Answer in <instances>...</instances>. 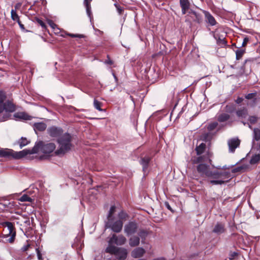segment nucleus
I'll return each mask as SVG.
<instances>
[{"label":"nucleus","mask_w":260,"mask_h":260,"mask_svg":"<svg viewBox=\"0 0 260 260\" xmlns=\"http://www.w3.org/2000/svg\"><path fill=\"white\" fill-rule=\"evenodd\" d=\"M251 238L256 241H259L260 240V236H251Z\"/></svg>","instance_id":"60"},{"label":"nucleus","mask_w":260,"mask_h":260,"mask_svg":"<svg viewBox=\"0 0 260 260\" xmlns=\"http://www.w3.org/2000/svg\"><path fill=\"white\" fill-rule=\"evenodd\" d=\"M128 214L123 210H121L118 214V219L122 221L125 220L128 217Z\"/></svg>","instance_id":"32"},{"label":"nucleus","mask_w":260,"mask_h":260,"mask_svg":"<svg viewBox=\"0 0 260 260\" xmlns=\"http://www.w3.org/2000/svg\"><path fill=\"white\" fill-rule=\"evenodd\" d=\"M146 253V250L143 247H137L131 252V256L135 258L142 257Z\"/></svg>","instance_id":"12"},{"label":"nucleus","mask_w":260,"mask_h":260,"mask_svg":"<svg viewBox=\"0 0 260 260\" xmlns=\"http://www.w3.org/2000/svg\"><path fill=\"white\" fill-rule=\"evenodd\" d=\"M106 253L114 255L118 260H124L127 256V250L125 248L119 247L116 246H107L105 249Z\"/></svg>","instance_id":"3"},{"label":"nucleus","mask_w":260,"mask_h":260,"mask_svg":"<svg viewBox=\"0 0 260 260\" xmlns=\"http://www.w3.org/2000/svg\"><path fill=\"white\" fill-rule=\"evenodd\" d=\"M14 150L7 148L0 149V157L5 158H13Z\"/></svg>","instance_id":"16"},{"label":"nucleus","mask_w":260,"mask_h":260,"mask_svg":"<svg viewBox=\"0 0 260 260\" xmlns=\"http://www.w3.org/2000/svg\"><path fill=\"white\" fill-rule=\"evenodd\" d=\"M244 169V167L243 166H238L237 167H236L232 170V172L233 173H235L237 172H241L242 170H243Z\"/></svg>","instance_id":"44"},{"label":"nucleus","mask_w":260,"mask_h":260,"mask_svg":"<svg viewBox=\"0 0 260 260\" xmlns=\"http://www.w3.org/2000/svg\"><path fill=\"white\" fill-rule=\"evenodd\" d=\"M2 225L5 228H7L9 233L6 235H2L0 237L5 238L6 241L9 243H13L16 237V231L14 224L9 221H5L2 222Z\"/></svg>","instance_id":"4"},{"label":"nucleus","mask_w":260,"mask_h":260,"mask_svg":"<svg viewBox=\"0 0 260 260\" xmlns=\"http://www.w3.org/2000/svg\"><path fill=\"white\" fill-rule=\"evenodd\" d=\"M258 120V117L255 115L249 116L248 118V121L250 124H255Z\"/></svg>","instance_id":"36"},{"label":"nucleus","mask_w":260,"mask_h":260,"mask_svg":"<svg viewBox=\"0 0 260 260\" xmlns=\"http://www.w3.org/2000/svg\"><path fill=\"white\" fill-rule=\"evenodd\" d=\"M180 3L182 8V14H185L186 10L189 8V2L188 0H180Z\"/></svg>","instance_id":"23"},{"label":"nucleus","mask_w":260,"mask_h":260,"mask_svg":"<svg viewBox=\"0 0 260 260\" xmlns=\"http://www.w3.org/2000/svg\"><path fill=\"white\" fill-rule=\"evenodd\" d=\"M206 148V144L204 143H201L199 146H197L196 151L197 155H201L202 154Z\"/></svg>","instance_id":"31"},{"label":"nucleus","mask_w":260,"mask_h":260,"mask_svg":"<svg viewBox=\"0 0 260 260\" xmlns=\"http://www.w3.org/2000/svg\"><path fill=\"white\" fill-rule=\"evenodd\" d=\"M244 52H245V51L243 49L237 50L236 51V59L237 60L241 59V57H242V56L243 55Z\"/></svg>","instance_id":"38"},{"label":"nucleus","mask_w":260,"mask_h":260,"mask_svg":"<svg viewBox=\"0 0 260 260\" xmlns=\"http://www.w3.org/2000/svg\"><path fill=\"white\" fill-rule=\"evenodd\" d=\"M232 178L230 172H224L222 173L220 178H222L221 180H228L229 179H231Z\"/></svg>","instance_id":"34"},{"label":"nucleus","mask_w":260,"mask_h":260,"mask_svg":"<svg viewBox=\"0 0 260 260\" xmlns=\"http://www.w3.org/2000/svg\"><path fill=\"white\" fill-rule=\"evenodd\" d=\"M49 25L53 28L55 34L59 32V28H57V25L52 21L49 22Z\"/></svg>","instance_id":"41"},{"label":"nucleus","mask_w":260,"mask_h":260,"mask_svg":"<svg viewBox=\"0 0 260 260\" xmlns=\"http://www.w3.org/2000/svg\"><path fill=\"white\" fill-rule=\"evenodd\" d=\"M222 173L217 171H211L210 170L209 172H207V177H212L216 179H219L221 177Z\"/></svg>","instance_id":"22"},{"label":"nucleus","mask_w":260,"mask_h":260,"mask_svg":"<svg viewBox=\"0 0 260 260\" xmlns=\"http://www.w3.org/2000/svg\"><path fill=\"white\" fill-rule=\"evenodd\" d=\"M225 111L229 113H233L235 111L234 107L232 105H226L225 107Z\"/></svg>","instance_id":"45"},{"label":"nucleus","mask_w":260,"mask_h":260,"mask_svg":"<svg viewBox=\"0 0 260 260\" xmlns=\"http://www.w3.org/2000/svg\"><path fill=\"white\" fill-rule=\"evenodd\" d=\"M105 63L108 64H112L113 63V61L110 59H108L105 61Z\"/></svg>","instance_id":"62"},{"label":"nucleus","mask_w":260,"mask_h":260,"mask_svg":"<svg viewBox=\"0 0 260 260\" xmlns=\"http://www.w3.org/2000/svg\"><path fill=\"white\" fill-rule=\"evenodd\" d=\"M4 106L5 107V111L6 112H13L16 110L15 105L10 101L8 100L5 103H4Z\"/></svg>","instance_id":"19"},{"label":"nucleus","mask_w":260,"mask_h":260,"mask_svg":"<svg viewBox=\"0 0 260 260\" xmlns=\"http://www.w3.org/2000/svg\"><path fill=\"white\" fill-rule=\"evenodd\" d=\"M4 110H5L4 103H0V113H2Z\"/></svg>","instance_id":"57"},{"label":"nucleus","mask_w":260,"mask_h":260,"mask_svg":"<svg viewBox=\"0 0 260 260\" xmlns=\"http://www.w3.org/2000/svg\"><path fill=\"white\" fill-rule=\"evenodd\" d=\"M20 141L19 142V147L21 149L28 144L26 138L21 137Z\"/></svg>","instance_id":"35"},{"label":"nucleus","mask_w":260,"mask_h":260,"mask_svg":"<svg viewBox=\"0 0 260 260\" xmlns=\"http://www.w3.org/2000/svg\"><path fill=\"white\" fill-rule=\"evenodd\" d=\"M229 181H230V179H229L228 180H221V179L219 180L218 179H214L210 180L209 183L213 185H222L226 182H228Z\"/></svg>","instance_id":"29"},{"label":"nucleus","mask_w":260,"mask_h":260,"mask_svg":"<svg viewBox=\"0 0 260 260\" xmlns=\"http://www.w3.org/2000/svg\"><path fill=\"white\" fill-rule=\"evenodd\" d=\"M23 223L27 225H30V220L29 218H25Z\"/></svg>","instance_id":"54"},{"label":"nucleus","mask_w":260,"mask_h":260,"mask_svg":"<svg viewBox=\"0 0 260 260\" xmlns=\"http://www.w3.org/2000/svg\"><path fill=\"white\" fill-rule=\"evenodd\" d=\"M138 235L140 239H141L142 243L144 244L147 236L148 235V232L144 229H141L139 230Z\"/></svg>","instance_id":"21"},{"label":"nucleus","mask_w":260,"mask_h":260,"mask_svg":"<svg viewBox=\"0 0 260 260\" xmlns=\"http://www.w3.org/2000/svg\"><path fill=\"white\" fill-rule=\"evenodd\" d=\"M14 117L19 120H28L31 119V116L25 112H17L14 114Z\"/></svg>","instance_id":"18"},{"label":"nucleus","mask_w":260,"mask_h":260,"mask_svg":"<svg viewBox=\"0 0 260 260\" xmlns=\"http://www.w3.org/2000/svg\"><path fill=\"white\" fill-rule=\"evenodd\" d=\"M90 1L89 0H84V4L85 5L86 7H90Z\"/></svg>","instance_id":"56"},{"label":"nucleus","mask_w":260,"mask_h":260,"mask_svg":"<svg viewBox=\"0 0 260 260\" xmlns=\"http://www.w3.org/2000/svg\"><path fill=\"white\" fill-rule=\"evenodd\" d=\"M204 140L205 141H208L211 139L210 134L206 133L203 136Z\"/></svg>","instance_id":"52"},{"label":"nucleus","mask_w":260,"mask_h":260,"mask_svg":"<svg viewBox=\"0 0 260 260\" xmlns=\"http://www.w3.org/2000/svg\"><path fill=\"white\" fill-rule=\"evenodd\" d=\"M35 154V153H32V148L31 149H25L19 152L14 151L13 158L15 159H20L28 154Z\"/></svg>","instance_id":"10"},{"label":"nucleus","mask_w":260,"mask_h":260,"mask_svg":"<svg viewBox=\"0 0 260 260\" xmlns=\"http://www.w3.org/2000/svg\"><path fill=\"white\" fill-rule=\"evenodd\" d=\"M248 41V38H244L243 40V43H242V46H245L247 44Z\"/></svg>","instance_id":"58"},{"label":"nucleus","mask_w":260,"mask_h":260,"mask_svg":"<svg viewBox=\"0 0 260 260\" xmlns=\"http://www.w3.org/2000/svg\"><path fill=\"white\" fill-rule=\"evenodd\" d=\"M243 99L242 98L239 97L236 100V102L237 104H239L243 102Z\"/></svg>","instance_id":"55"},{"label":"nucleus","mask_w":260,"mask_h":260,"mask_svg":"<svg viewBox=\"0 0 260 260\" xmlns=\"http://www.w3.org/2000/svg\"><path fill=\"white\" fill-rule=\"evenodd\" d=\"M253 136L252 139V143L254 144V141H258L260 140V128H254L253 129Z\"/></svg>","instance_id":"24"},{"label":"nucleus","mask_w":260,"mask_h":260,"mask_svg":"<svg viewBox=\"0 0 260 260\" xmlns=\"http://www.w3.org/2000/svg\"><path fill=\"white\" fill-rule=\"evenodd\" d=\"M256 95V92H252L247 94L245 96V98L248 100H252L255 99Z\"/></svg>","instance_id":"43"},{"label":"nucleus","mask_w":260,"mask_h":260,"mask_svg":"<svg viewBox=\"0 0 260 260\" xmlns=\"http://www.w3.org/2000/svg\"><path fill=\"white\" fill-rule=\"evenodd\" d=\"M260 160V154H254L252 155L249 163L251 165H254L259 162Z\"/></svg>","instance_id":"30"},{"label":"nucleus","mask_w":260,"mask_h":260,"mask_svg":"<svg viewBox=\"0 0 260 260\" xmlns=\"http://www.w3.org/2000/svg\"><path fill=\"white\" fill-rule=\"evenodd\" d=\"M11 18L14 21H18L19 17L17 15L16 10L12 9L11 11Z\"/></svg>","instance_id":"37"},{"label":"nucleus","mask_w":260,"mask_h":260,"mask_svg":"<svg viewBox=\"0 0 260 260\" xmlns=\"http://www.w3.org/2000/svg\"><path fill=\"white\" fill-rule=\"evenodd\" d=\"M37 21L39 25H40L43 28H46V25L45 23L41 20L39 19H37Z\"/></svg>","instance_id":"50"},{"label":"nucleus","mask_w":260,"mask_h":260,"mask_svg":"<svg viewBox=\"0 0 260 260\" xmlns=\"http://www.w3.org/2000/svg\"><path fill=\"white\" fill-rule=\"evenodd\" d=\"M192 15L194 16V17L196 18V21H197L198 23H200L201 22L202 18V15L200 14L193 12L192 13Z\"/></svg>","instance_id":"42"},{"label":"nucleus","mask_w":260,"mask_h":260,"mask_svg":"<svg viewBox=\"0 0 260 260\" xmlns=\"http://www.w3.org/2000/svg\"><path fill=\"white\" fill-rule=\"evenodd\" d=\"M102 103L96 99L93 101L94 107L99 111H103L104 110L101 108Z\"/></svg>","instance_id":"33"},{"label":"nucleus","mask_w":260,"mask_h":260,"mask_svg":"<svg viewBox=\"0 0 260 260\" xmlns=\"http://www.w3.org/2000/svg\"><path fill=\"white\" fill-rule=\"evenodd\" d=\"M138 229L137 223L134 221H128L124 226V232L126 236H129L135 234Z\"/></svg>","instance_id":"7"},{"label":"nucleus","mask_w":260,"mask_h":260,"mask_svg":"<svg viewBox=\"0 0 260 260\" xmlns=\"http://www.w3.org/2000/svg\"><path fill=\"white\" fill-rule=\"evenodd\" d=\"M67 35L72 37V38H84V36L83 35H79V34H70V33H67Z\"/></svg>","instance_id":"46"},{"label":"nucleus","mask_w":260,"mask_h":260,"mask_svg":"<svg viewBox=\"0 0 260 260\" xmlns=\"http://www.w3.org/2000/svg\"><path fill=\"white\" fill-rule=\"evenodd\" d=\"M86 11L89 16L90 15L91 11H90V7H86Z\"/></svg>","instance_id":"61"},{"label":"nucleus","mask_w":260,"mask_h":260,"mask_svg":"<svg viewBox=\"0 0 260 260\" xmlns=\"http://www.w3.org/2000/svg\"><path fill=\"white\" fill-rule=\"evenodd\" d=\"M229 259L233 260L235 259L238 255L239 253L237 251H230L229 253Z\"/></svg>","instance_id":"40"},{"label":"nucleus","mask_w":260,"mask_h":260,"mask_svg":"<svg viewBox=\"0 0 260 260\" xmlns=\"http://www.w3.org/2000/svg\"><path fill=\"white\" fill-rule=\"evenodd\" d=\"M153 260H166L165 258L163 257H160L156 258H154Z\"/></svg>","instance_id":"64"},{"label":"nucleus","mask_w":260,"mask_h":260,"mask_svg":"<svg viewBox=\"0 0 260 260\" xmlns=\"http://www.w3.org/2000/svg\"><path fill=\"white\" fill-rule=\"evenodd\" d=\"M225 231L224 224L221 222H217L213 229L212 232L218 235H221Z\"/></svg>","instance_id":"14"},{"label":"nucleus","mask_w":260,"mask_h":260,"mask_svg":"<svg viewBox=\"0 0 260 260\" xmlns=\"http://www.w3.org/2000/svg\"><path fill=\"white\" fill-rule=\"evenodd\" d=\"M140 238L137 236H134L131 237L129 239V245L131 247H136L140 244Z\"/></svg>","instance_id":"20"},{"label":"nucleus","mask_w":260,"mask_h":260,"mask_svg":"<svg viewBox=\"0 0 260 260\" xmlns=\"http://www.w3.org/2000/svg\"><path fill=\"white\" fill-rule=\"evenodd\" d=\"M247 114V110L245 108L239 109L236 111V115L239 117L245 118Z\"/></svg>","instance_id":"28"},{"label":"nucleus","mask_w":260,"mask_h":260,"mask_svg":"<svg viewBox=\"0 0 260 260\" xmlns=\"http://www.w3.org/2000/svg\"><path fill=\"white\" fill-rule=\"evenodd\" d=\"M203 161V157L202 156L197 157L193 159V164L201 163Z\"/></svg>","instance_id":"48"},{"label":"nucleus","mask_w":260,"mask_h":260,"mask_svg":"<svg viewBox=\"0 0 260 260\" xmlns=\"http://www.w3.org/2000/svg\"><path fill=\"white\" fill-rule=\"evenodd\" d=\"M20 26V27L22 29H24V26L23 24H22L20 20H19L18 21H17Z\"/></svg>","instance_id":"59"},{"label":"nucleus","mask_w":260,"mask_h":260,"mask_svg":"<svg viewBox=\"0 0 260 260\" xmlns=\"http://www.w3.org/2000/svg\"><path fill=\"white\" fill-rule=\"evenodd\" d=\"M151 160V157L149 155H145L141 157L139 160V163L142 166L143 171L145 174Z\"/></svg>","instance_id":"9"},{"label":"nucleus","mask_w":260,"mask_h":260,"mask_svg":"<svg viewBox=\"0 0 260 260\" xmlns=\"http://www.w3.org/2000/svg\"><path fill=\"white\" fill-rule=\"evenodd\" d=\"M240 141L238 138H232L228 141L229 151L234 152L235 149L240 145Z\"/></svg>","instance_id":"11"},{"label":"nucleus","mask_w":260,"mask_h":260,"mask_svg":"<svg viewBox=\"0 0 260 260\" xmlns=\"http://www.w3.org/2000/svg\"><path fill=\"white\" fill-rule=\"evenodd\" d=\"M56 148L54 143H45L42 141L36 142L35 146L32 147V153H37L41 151L44 154H50L53 152Z\"/></svg>","instance_id":"2"},{"label":"nucleus","mask_w":260,"mask_h":260,"mask_svg":"<svg viewBox=\"0 0 260 260\" xmlns=\"http://www.w3.org/2000/svg\"><path fill=\"white\" fill-rule=\"evenodd\" d=\"M37 257H38V258L39 260H41L42 259V255L41 253H38Z\"/></svg>","instance_id":"63"},{"label":"nucleus","mask_w":260,"mask_h":260,"mask_svg":"<svg viewBox=\"0 0 260 260\" xmlns=\"http://www.w3.org/2000/svg\"><path fill=\"white\" fill-rule=\"evenodd\" d=\"M63 131L62 128L55 126H52L47 129V133L50 136L53 138H58L62 135Z\"/></svg>","instance_id":"8"},{"label":"nucleus","mask_w":260,"mask_h":260,"mask_svg":"<svg viewBox=\"0 0 260 260\" xmlns=\"http://www.w3.org/2000/svg\"><path fill=\"white\" fill-rule=\"evenodd\" d=\"M10 116V115L9 113H5L3 115V117L2 119H1V121H4L6 120H7L9 117Z\"/></svg>","instance_id":"53"},{"label":"nucleus","mask_w":260,"mask_h":260,"mask_svg":"<svg viewBox=\"0 0 260 260\" xmlns=\"http://www.w3.org/2000/svg\"><path fill=\"white\" fill-rule=\"evenodd\" d=\"M230 118L229 114L223 113L219 114L218 116L217 120L220 122H223L228 120Z\"/></svg>","instance_id":"25"},{"label":"nucleus","mask_w":260,"mask_h":260,"mask_svg":"<svg viewBox=\"0 0 260 260\" xmlns=\"http://www.w3.org/2000/svg\"><path fill=\"white\" fill-rule=\"evenodd\" d=\"M6 98V94L4 92L0 90V103H4V101Z\"/></svg>","instance_id":"47"},{"label":"nucleus","mask_w":260,"mask_h":260,"mask_svg":"<svg viewBox=\"0 0 260 260\" xmlns=\"http://www.w3.org/2000/svg\"><path fill=\"white\" fill-rule=\"evenodd\" d=\"M123 225V222L121 220H117L114 221V219H111L105 222V228L110 229L116 233H119L122 231Z\"/></svg>","instance_id":"5"},{"label":"nucleus","mask_w":260,"mask_h":260,"mask_svg":"<svg viewBox=\"0 0 260 260\" xmlns=\"http://www.w3.org/2000/svg\"><path fill=\"white\" fill-rule=\"evenodd\" d=\"M116 211V206L115 205H112L111 206L110 210L107 214V220H109L111 219H114V217L113 214Z\"/></svg>","instance_id":"27"},{"label":"nucleus","mask_w":260,"mask_h":260,"mask_svg":"<svg viewBox=\"0 0 260 260\" xmlns=\"http://www.w3.org/2000/svg\"><path fill=\"white\" fill-rule=\"evenodd\" d=\"M126 241V239L123 235H116V234H113L108 241V246H114V244L117 246H122L125 243Z\"/></svg>","instance_id":"6"},{"label":"nucleus","mask_w":260,"mask_h":260,"mask_svg":"<svg viewBox=\"0 0 260 260\" xmlns=\"http://www.w3.org/2000/svg\"><path fill=\"white\" fill-rule=\"evenodd\" d=\"M165 206L170 211H171L172 212H174V210L171 208V207L168 202H165Z\"/></svg>","instance_id":"51"},{"label":"nucleus","mask_w":260,"mask_h":260,"mask_svg":"<svg viewBox=\"0 0 260 260\" xmlns=\"http://www.w3.org/2000/svg\"><path fill=\"white\" fill-rule=\"evenodd\" d=\"M33 128L35 133L37 134V132H43L47 128V125L43 122H36L33 124Z\"/></svg>","instance_id":"17"},{"label":"nucleus","mask_w":260,"mask_h":260,"mask_svg":"<svg viewBox=\"0 0 260 260\" xmlns=\"http://www.w3.org/2000/svg\"><path fill=\"white\" fill-rule=\"evenodd\" d=\"M217 125L218 123L217 122L211 123L207 126V129L209 131H212L217 127Z\"/></svg>","instance_id":"39"},{"label":"nucleus","mask_w":260,"mask_h":260,"mask_svg":"<svg viewBox=\"0 0 260 260\" xmlns=\"http://www.w3.org/2000/svg\"><path fill=\"white\" fill-rule=\"evenodd\" d=\"M114 6L116 8L117 11L119 14H121L123 12V9L119 6L117 4H114Z\"/></svg>","instance_id":"49"},{"label":"nucleus","mask_w":260,"mask_h":260,"mask_svg":"<svg viewBox=\"0 0 260 260\" xmlns=\"http://www.w3.org/2000/svg\"><path fill=\"white\" fill-rule=\"evenodd\" d=\"M209 168V165L204 163H200L197 167V170L200 174L205 175L207 177V172L210 171Z\"/></svg>","instance_id":"13"},{"label":"nucleus","mask_w":260,"mask_h":260,"mask_svg":"<svg viewBox=\"0 0 260 260\" xmlns=\"http://www.w3.org/2000/svg\"><path fill=\"white\" fill-rule=\"evenodd\" d=\"M72 136L69 133H65L58 137L57 142L58 148L54 151L57 156L63 155L69 152L73 147L72 144Z\"/></svg>","instance_id":"1"},{"label":"nucleus","mask_w":260,"mask_h":260,"mask_svg":"<svg viewBox=\"0 0 260 260\" xmlns=\"http://www.w3.org/2000/svg\"><path fill=\"white\" fill-rule=\"evenodd\" d=\"M203 13L205 15L206 22L210 25L214 26L216 24L215 18L209 12L206 11H203Z\"/></svg>","instance_id":"15"},{"label":"nucleus","mask_w":260,"mask_h":260,"mask_svg":"<svg viewBox=\"0 0 260 260\" xmlns=\"http://www.w3.org/2000/svg\"><path fill=\"white\" fill-rule=\"evenodd\" d=\"M19 201L21 202H28L32 203L35 201V199L30 197L27 194H24L19 199Z\"/></svg>","instance_id":"26"}]
</instances>
